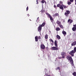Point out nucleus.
Segmentation results:
<instances>
[{"instance_id":"44","label":"nucleus","mask_w":76,"mask_h":76,"mask_svg":"<svg viewBox=\"0 0 76 76\" xmlns=\"http://www.w3.org/2000/svg\"><path fill=\"white\" fill-rule=\"evenodd\" d=\"M46 70H47V69H45Z\"/></svg>"},{"instance_id":"10","label":"nucleus","mask_w":76,"mask_h":76,"mask_svg":"<svg viewBox=\"0 0 76 76\" xmlns=\"http://www.w3.org/2000/svg\"><path fill=\"white\" fill-rule=\"evenodd\" d=\"M64 5L63 4H61V5L60 7H59V8L60 9H61L62 10H64V8H63Z\"/></svg>"},{"instance_id":"15","label":"nucleus","mask_w":76,"mask_h":76,"mask_svg":"<svg viewBox=\"0 0 76 76\" xmlns=\"http://www.w3.org/2000/svg\"><path fill=\"white\" fill-rule=\"evenodd\" d=\"M56 37L58 39H60L61 38L60 37V36L58 35H56Z\"/></svg>"},{"instance_id":"24","label":"nucleus","mask_w":76,"mask_h":76,"mask_svg":"<svg viewBox=\"0 0 76 76\" xmlns=\"http://www.w3.org/2000/svg\"><path fill=\"white\" fill-rule=\"evenodd\" d=\"M61 4H57V6L58 7H60Z\"/></svg>"},{"instance_id":"5","label":"nucleus","mask_w":76,"mask_h":76,"mask_svg":"<svg viewBox=\"0 0 76 76\" xmlns=\"http://www.w3.org/2000/svg\"><path fill=\"white\" fill-rule=\"evenodd\" d=\"M35 41L36 42H37L38 41V39H41V38L40 36H39L38 37V36H36L35 37Z\"/></svg>"},{"instance_id":"34","label":"nucleus","mask_w":76,"mask_h":76,"mask_svg":"<svg viewBox=\"0 0 76 76\" xmlns=\"http://www.w3.org/2000/svg\"><path fill=\"white\" fill-rule=\"evenodd\" d=\"M73 26L75 28H76V24L74 25Z\"/></svg>"},{"instance_id":"14","label":"nucleus","mask_w":76,"mask_h":76,"mask_svg":"<svg viewBox=\"0 0 76 76\" xmlns=\"http://www.w3.org/2000/svg\"><path fill=\"white\" fill-rule=\"evenodd\" d=\"M70 22V23H72L73 22V20L71 19H69L68 20V22Z\"/></svg>"},{"instance_id":"29","label":"nucleus","mask_w":76,"mask_h":76,"mask_svg":"<svg viewBox=\"0 0 76 76\" xmlns=\"http://www.w3.org/2000/svg\"><path fill=\"white\" fill-rule=\"evenodd\" d=\"M71 2L70 1H68V5H70V4H71Z\"/></svg>"},{"instance_id":"21","label":"nucleus","mask_w":76,"mask_h":76,"mask_svg":"<svg viewBox=\"0 0 76 76\" xmlns=\"http://www.w3.org/2000/svg\"><path fill=\"white\" fill-rule=\"evenodd\" d=\"M45 39H48V35L46 34L45 36Z\"/></svg>"},{"instance_id":"25","label":"nucleus","mask_w":76,"mask_h":76,"mask_svg":"<svg viewBox=\"0 0 76 76\" xmlns=\"http://www.w3.org/2000/svg\"><path fill=\"white\" fill-rule=\"evenodd\" d=\"M41 2L42 3H46V1L44 0H42V1Z\"/></svg>"},{"instance_id":"31","label":"nucleus","mask_w":76,"mask_h":76,"mask_svg":"<svg viewBox=\"0 0 76 76\" xmlns=\"http://www.w3.org/2000/svg\"><path fill=\"white\" fill-rule=\"evenodd\" d=\"M28 9H29V8L28 7H27L26 8V11L28 10Z\"/></svg>"},{"instance_id":"40","label":"nucleus","mask_w":76,"mask_h":76,"mask_svg":"<svg viewBox=\"0 0 76 76\" xmlns=\"http://www.w3.org/2000/svg\"><path fill=\"white\" fill-rule=\"evenodd\" d=\"M30 16L29 14H28V16Z\"/></svg>"},{"instance_id":"1","label":"nucleus","mask_w":76,"mask_h":76,"mask_svg":"<svg viewBox=\"0 0 76 76\" xmlns=\"http://www.w3.org/2000/svg\"><path fill=\"white\" fill-rule=\"evenodd\" d=\"M66 58L69 61H70V63H71L72 64V66H73V65H74V64H73V60L72 56L70 55H68L66 56Z\"/></svg>"},{"instance_id":"20","label":"nucleus","mask_w":76,"mask_h":76,"mask_svg":"<svg viewBox=\"0 0 76 76\" xmlns=\"http://www.w3.org/2000/svg\"><path fill=\"white\" fill-rule=\"evenodd\" d=\"M59 26L60 28H61L62 29H63V25L60 24L59 25Z\"/></svg>"},{"instance_id":"18","label":"nucleus","mask_w":76,"mask_h":76,"mask_svg":"<svg viewBox=\"0 0 76 76\" xmlns=\"http://www.w3.org/2000/svg\"><path fill=\"white\" fill-rule=\"evenodd\" d=\"M60 28L59 27H57L56 28V30L57 31H60Z\"/></svg>"},{"instance_id":"30","label":"nucleus","mask_w":76,"mask_h":76,"mask_svg":"<svg viewBox=\"0 0 76 76\" xmlns=\"http://www.w3.org/2000/svg\"><path fill=\"white\" fill-rule=\"evenodd\" d=\"M59 4H63V1H59Z\"/></svg>"},{"instance_id":"39","label":"nucleus","mask_w":76,"mask_h":76,"mask_svg":"<svg viewBox=\"0 0 76 76\" xmlns=\"http://www.w3.org/2000/svg\"><path fill=\"white\" fill-rule=\"evenodd\" d=\"M45 76H48V74H47V73H46L45 74Z\"/></svg>"},{"instance_id":"2","label":"nucleus","mask_w":76,"mask_h":76,"mask_svg":"<svg viewBox=\"0 0 76 76\" xmlns=\"http://www.w3.org/2000/svg\"><path fill=\"white\" fill-rule=\"evenodd\" d=\"M76 51V47L74 48V50H72L69 52V54L71 55L72 57L74 56V53H75Z\"/></svg>"},{"instance_id":"36","label":"nucleus","mask_w":76,"mask_h":76,"mask_svg":"<svg viewBox=\"0 0 76 76\" xmlns=\"http://www.w3.org/2000/svg\"><path fill=\"white\" fill-rule=\"evenodd\" d=\"M54 8H56V5H54Z\"/></svg>"},{"instance_id":"42","label":"nucleus","mask_w":76,"mask_h":76,"mask_svg":"<svg viewBox=\"0 0 76 76\" xmlns=\"http://www.w3.org/2000/svg\"><path fill=\"white\" fill-rule=\"evenodd\" d=\"M29 20H30V21H31V19H29Z\"/></svg>"},{"instance_id":"26","label":"nucleus","mask_w":76,"mask_h":76,"mask_svg":"<svg viewBox=\"0 0 76 76\" xmlns=\"http://www.w3.org/2000/svg\"><path fill=\"white\" fill-rule=\"evenodd\" d=\"M60 67H58L56 68V70H60Z\"/></svg>"},{"instance_id":"38","label":"nucleus","mask_w":76,"mask_h":76,"mask_svg":"<svg viewBox=\"0 0 76 76\" xmlns=\"http://www.w3.org/2000/svg\"><path fill=\"white\" fill-rule=\"evenodd\" d=\"M51 45H52V46H53V43H51Z\"/></svg>"},{"instance_id":"13","label":"nucleus","mask_w":76,"mask_h":76,"mask_svg":"<svg viewBox=\"0 0 76 76\" xmlns=\"http://www.w3.org/2000/svg\"><path fill=\"white\" fill-rule=\"evenodd\" d=\"M62 33L63 35H64V37H65L66 36V32L64 31H62Z\"/></svg>"},{"instance_id":"35","label":"nucleus","mask_w":76,"mask_h":76,"mask_svg":"<svg viewBox=\"0 0 76 76\" xmlns=\"http://www.w3.org/2000/svg\"><path fill=\"white\" fill-rule=\"evenodd\" d=\"M58 59H61V57H58Z\"/></svg>"},{"instance_id":"9","label":"nucleus","mask_w":76,"mask_h":76,"mask_svg":"<svg viewBox=\"0 0 76 76\" xmlns=\"http://www.w3.org/2000/svg\"><path fill=\"white\" fill-rule=\"evenodd\" d=\"M41 48L43 50H44L45 49V45H44L43 44H42L40 45Z\"/></svg>"},{"instance_id":"28","label":"nucleus","mask_w":76,"mask_h":76,"mask_svg":"<svg viewBox=\"0 0 76 76\" xmlns=\"http://www.w3.org/2000/svg\"><path fill=\"white\" fill-rule=\"evenodd\" d=\"M50 41L52 43H54V41H53V39H50Z\"/></svg>"},{"instance_id":"19","label":"nucleus","mask_w":76,"mask_h":76,"mask_svg":"<svg viewBox=\"0 0 76 76\" xmlns=\"http://www.w3.org/2000/svg\"><path fill=\"white\" fill-rule=\"evenodd\" d=\"M59 15V14H58V13H56L54 15V16H55V17H56V16H58Z\"/></svg>"},{"instance_id":"16","label":"nucleus","mask_w":76,"mask_h":76,"mask_svg":"<svg viewBox=\"0 0 76 76\" xmlns=\"http://www.w3.org/2000/svg\"><path fill=\"white\" fill-rule=\"evenodd\" d=\"M56 23L58 24V25H59L61 24V22L57 20V21L56 22Z\"/></svg>"},{"instance_id":"4","label":"nucleus","mask_w":76,"mask_h":76,"mask_svg":"<svg viewBox=\"0 0 76 76\" xmlns=\"http://www.w3.org/2000/svg\"><path fill=\"white\" fill-rule=\"evenodd\" d=\"M46 14L48 16L49 18H50V19L52 22H53V17L51 16V15L48 13H47Z\"/></svg>"},{"instance_id":"8","label":"nucleus","mask_w":76,"mask_h":76,"mask_svg":"<svg viewBox=\"0 0 76 76\" xmlns=\"http://www.w3.org/2000/svg\"><path fill=\"white\" fill-rule=\"evenodd\" d=\"M42 29V27H41L40 26H39L38 28V31L39 32H41V30Z\"/></svg>"},{"instance_id":"27","label":"nucleus","mask_w":76,"mask_h":76,"mask_svg":"<svg viewBox=\"0 0 76 76\" xmlns=\"http://www.w3.org/2000/svg\"><path fill=\"white\" fill-rule=\"evenodd\" d=\"M39 17L37 18V20H36V21L37 22H39Z\"/></svg>"},{"instance_id":"22","label":"nucleus","mask_w":76,"mask_h":76,"mask_svg":"<svg viewBox=\"0 0 76 76\" xmlns=\"http://www.w3.org/2000/svg\"><path fill=\"white\" fill-rule=\"evenodd\" d=\"M72 75L74 76H76V72H74L73 73H72Z\"/></svg>"},{"instance_id":"33","label":"nucleus","mask_w":76,"mask_h":76,"mask_svg":"<svg viewBox=\"0 0 76 76\" xmlns=\"http://www.w3.org/2000/svg\"><path fill=\"white\" fill-rule=\"evenodd\" d=\"M71 2H73V0H69Z\"/></svg>"},{"instance_id":"6","label":"nucleus","mask_w":76,"mask_h":76,"mask_svg":"<svg viewBox=\"0 0 76 76\" xmlns=\"http://www.w3.org/2000/svg\"><path fill=\"white\" fill-rule=\"evenodd\" d=\"M66 12H65L64 13V15L65 16H66V17H68V15H69L70 14V12L68 10H67L66 11Z\"/></svg>"},{"instance_id":"12","label":"nucleus","mask_w":76,"mask_h":76,"mask_svg":"<svg viewBox=\"0 0 76 76\" xmlns=\"http://www.w3.org/2000/svg\"><path fill=\"white\" fill-rule=\"evenodd\" d=\"M76 45V41L73 42V43L71 44V45L72 46H74L75 45Z\"/></svg>"},{"instance_id":"41","label":"nucleus","mask_w":76,"mask_h":76,"mask_svg":"<svg viewBox=\"0 0 76 76\" xmlns=\"http://www.w3.org/2000/svg\"><path fill=\"white\" fill-rule=\"evenodd\" d=\"M48 76H50V75H48Z\"/></svg>"},{"instance_id":"17","label":"nucleus","mask_w":76,"mask_h":76,"mask_svg":"<svg viewBox=\"0 0 76 76\" xmlns=\"http://www.w3.org/2000/svg\"><path fill=\"white\" fill-rule=\"evenodd\" d=\"M72 30L73 31H76V28L75 27H73L72 28Z\"/></svg>"},{"instance_id":"11","label":"nucleus","mask_w":76,"mask_h":76,"mask_svg":"<svg viewBox=\"0 0 76 76\" xmlns=\"http://www.w3.org/2000/svg\"><path fill=\"white\" fill-rule=\"evenodd\" d=\"M45 23L44 22L43 23L42 25L40 24L39 26H41L42 27H43V26H45Z\"/></svg>"},{"instance_id":"3","label":"nucleus","mask_w":76,"mask_h":76,"mask_svg":"<svg viewBox=\"0 0 76 76\" xmlns=\"http://www.w3.org/2000/svg\"><path fill=\"white\" fill-rule=\"evenodd\" d=\"M55 45L56 47H53L51 48V49H53L52 50H57L58 48L56 47H57V41L55 40Z\"/></svg>"},{"instance_id":"7","label":"nucleus","mask_w":76,"mask_h":76,"mask_svg":"<svg viewBox=\"0 0 76 76\" xmlns=\"http://www.w3.org/2000/svg\"><path fill=\"white\" fill-rule=\"evenodd\" d=\"M61 55L62 56V58H65V56L66 55V53L65 52H63L62 53Z\"/></svg>"},{"instance_id":"37","label":"nucleus","mask_w":76,"mask_h":76,"mask_svg":"<svg viewBox=\"0 0 76 76\" xmlns=\"http://www.w3.org/2000/svg\"><path fill=\"white\" fill-rule=\"evenodd\" d=\"M36 1L37 2V4H38V0H37Z\"/></svg>"},{"instance_id":"23","label":"nucleus","mask_w":76,"mask_h":76,"mask_svg":"<svg viewBox=\"0 0 76 76\" xmlns=\"http://www.w3.org/2000/svg\"><path fill=\"white\" fill-rule=\"evenodd\" d=\"M68 7V6H66L64 5V9H66Z\"/></svg>"},{"instance_id":"32","label":"nucleus","mask_w":76,"mask_h":76,"mask_svg":"<svg viewBox=\"0 0 76 76\" xmlns=\"http://www.w3.org/2000/svg\"><path fill=\"white\" fill-rule=\"evenodd\" d=\"M42 13H43V12H45V10H42Z\"/></svg>"},{"instance_id":"43","label":"nucleus","mask_w":76,"mask_h":76,"mask_svg":"<svg viewBox=\"0 0 76 76\" xmlns=\"http://www.w3.org/2000/svg\"><path fill=\"white\" fill-rule=\"evenodd\" d=\"M73 66H74H74H75V65H74Z\"/></svg>"}]
</instances>
